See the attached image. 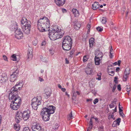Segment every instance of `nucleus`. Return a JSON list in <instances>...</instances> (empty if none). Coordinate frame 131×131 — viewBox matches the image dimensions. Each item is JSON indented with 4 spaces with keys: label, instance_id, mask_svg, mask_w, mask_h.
I'll return each instance as SVG.
<instances>
[{
    "label": "nucleus",
    "instance_id": "1",
    "mask_svg": "<svg viewBox=\"0 0 131 131\" xmlns=\"http://www.w3.org/2000/svg\"><path fill=\"white\" fill-rule=\"evenodd\" d=\"M37 28L40 32L48 31L50 30V23L49 19L46 16L40 18L37 23Z\"/></svg>",
    "mask_w": 131,
    "mask_h": 131
},
{
    "label": "nucleus",
    "instance_id": "50",
    "mask_svg": "<svg viewBox=\"0 0 131 131\" xmlns=\"http://www.w3.org/2000/svg\"><path fill=\"white\" fill-rule=\"evenodd\" d=\"M116 85L115 84L114 85V86L113 87L112 91V92H114V91L116 89Z\"/></svg>",
    "mask_w": 131,
    "mask_h": 131
},
{
    "label": "nucleus",
    "instance_id": "36",
    "mask_svg": "<svg viewBox=\"0 0 131 131\" xmlns=\"http://www.w3.org/2000/svg\"><path fill=\"white\" fill-rule=\"evenodd\" d=\"M117 126H118V123H117L116 121H114L112 124L113 127H116Z\"/></svg>",
    "mask_w": 131,
    "mask_h": 131
},
{
    "label": "nucleus",
    "instance_id": "49",
    "mask_svg": "<svg viewBox=\"0 0 131 131\" xmlns=\"http://www.w3.org/2000/svg\"><path fill=\"white\" fill-rule=\"evenodd\" d=\"M126 90L128 92H129L130 91V87L129 86H126Z\"/></svg>",
    "mask_w": 131,
    "mask_h": 131
},
{
    "label": "nucleus",
    "instance_id": "16",
    "mask_svg": "<svg viewBox=\"0 0 131 131\" xmlns=\"http://www.w3.org/2000/svg\"><path fill=\"white\" fill-rule=\"evenodd\" d=\"M54 2L57 6H61L65 4L66 0H54Z\"/></svg>",
    "mask_w": 131,
    "mask_h": 131
},
{
    "label": "nucleus",
    "instance_id": "14",
    "mask_svg": "<svg viewBox=\"0 0 131 131\" xmlns=\"http://www.w3.org/2000/svg\"><path fill=\"white\" fill-rule=\"evenodd\" d=\"M30 112L28 111H24L23 113V119L25 121L27 120L29 117Z\"/></svg>",
    "mask_w": 131,
    "mask_h": 131
},
{
    "label": "nucleus",
    "instance_id": "47",
    "mask_svg": "<svg viewBox=\"0 0 131 131\" xmlns=\"http://www.w3.org/2000/svg\"><path fill=\"white\" fill-rule=\"evenodd\" d=\"M51 90L49 88H47L44 91L45 92V93H47L48 92V91H50Z\"/></svg>",
    "mask_w": 131,
    "mask_h": 131
},
{
    "label": "nucleus",
    "instance_id": "63",
    "mask_svg": "<svg viewBox=\"0 0 131 131\" xmlns=\"http://www.w3.org/2000/svg\"><path fill=\"white\" fill-rule=\"evenodd\" d=\"M110 57L111 58H113V56L112 55V53H110Z\"/></svg>",
    "mask_w": 131,
    "mask_h": 131
},
{
    "label": "nucleus",
    "instance_id": "18",
    "mask_svg": "<svg viewBox=\"0 0 131 131\" xmlns=\"http://www.w3.org/2000/svg\"><path fill=\"white\" fill-rule=\"evenodd\" d=\"M71 12L75 17H78L80 15L79 11L76 8H73L71 10Z\"/></svg>",
    "mask_w": 131,
    "mask_h": 131
},
{
    "label": "nucleus",
    "instance_id": "39",
    "mask_svg": "<svg viewBox=\"0 0 131 131\" xmlns=\"http://www.w3.org/2000/svg\"><path fill=\"white\" fill-rule=\"evenodd\" d=\"M23 131H30V130L28 127H26L24 128Z\"/></svg>",
    "mask_w": 131,
    "mask_h": 131
},
{
    "label": "nucleus",
    "instance_id": "59",
    "mask_svg": "<svg viewBox=\"0 0 131 131\" xmlns=\"http://www.w3.org/2000/svg\"><path fill=\"white\" fill-rule=\"evenodd\" d=\"M66 63V64H68L69 63V61H68L67 58L65 59Z\"/></svg>",
    "mask_w": 131,
    "mask_h": 131
},
{
    "label": "nucleus",
    "instance_id": "25",
    "mask_svg": "<svg viewBox=\"0 0 131 131\" xmlns=\"http://www.w3.org/2000/svg\"><path fill=\"white\" fill-rule=\"evenodd\" d=\"M17 56H18L16 55L15 54H13L11 56L10 59L11 60L14 61H18Z\"/></svg>",
    "mask_w": 131,
    "mask_h": 131
},
{
    "label": "nucleus",
    "instance_id": "30",
    "mask_svg": "<svg viewBox=\"0 0 131 131\" xmlns=\"http://www.w3.org/2000/svg\"><path fill=\"white\" fill-rule=\"evenodd\" d=\"M74 26V27L76 29H79L80 27L81 26V25L79 23H77L75 24Z\"/></svg>",
    "mask_w": 131,
    "mask_h": 131
},
{
    "label": "nucleus",
    "instance_id": "38",
    "mask_svg": "<svg viewBox=\"0 0 131 131\" xmlns=\"http://www.w3.org/2000/svg\"><path fill=\"white\" fill-rule=\"evenodd\" d=\"M75 49H73L70 52V54L71 57H72V55L75 52Z\"/></svg>",
    "mask_w": 131,
    "mask_h": 131
},
{
    "label": "nucleus",
    "instance_id": "6",
    "mask_svg": "<svg viewBox=\"0 0 131 131\" xmlns=\"http://www.w3.org/2000/svg\"><path fill=\"white\" fill-rule=\"evenodd\" d=\"M23 83L22 82H17L16 85L13 86L10 90V92L9 94L11 95L13 94L14 95H18V90L21 89L23 86Z\"/></svg>",
    "mask_w": 131,
    "mask_h": 131
},
{
    "label": "nucleus",
    "instance_id": "20",
    "mask_svg": "<svg viewBox=\"0 0 131 131\" xmlns=\"http://www.w3.org/2000/svg\"><path fill=\"white\" fill-rule=\"evenodd\" d=\"M32 51H28L27 53V60L29 61L30 60L32 59Z\"/></svg>",
    "mask_w": 131,
    "mask_h": 131
},
{
    "label": "nucleus",
    "instance_id": "2",
    "mask_svg": "<svg viewBox=\"0 0 131 131\" xmlns=\"http://www.w3.org/2000/svg\"><path fill=\"white\" fill-rule=\"evenodd\" d=\"M9 99L11 102L10 107L14 110H17L19 107L21 102V98L18 95L9 94Z\"/></svg>",
    "mask_w": 131,
    "mask_h": 131
},
{
    "label": "nucleus",
    "instance_id": "27",
    "mask_svg": "<svg viewBox=\"0 0 131 131\" xmlns=\"http://www.w3.org/2000/svg\"><path fill=\"white\" fill-rule=\"evenodd\" d=\"M18 123L16 124L14 126V129L17 131L19 130L20 129V126Z\"/></svg>",
    "mask_w": 131,
    "mask_h": 131
},
{
    "label": "nucleus",
    "instance_id": "42",
    "mask_svg": "<svg viewBox=\"0 0 131 131\" xmlns=\"http://www.w3.org/2000/svg\"><path fill=\"white\" fill-rule=\"evenodd\" d=\"M121 119L120 118H118L117 119H116V120L115 121H116L118 123V125H119V123L121 122Z\"/></svg>",
    "mask_w": 131,
    "mask_h": 131
},
{
    "label": "nucleus",
    "instance_id": "4",
    "mask_svg": "<svg viewBox=\"0 0 131 131\" xmlns=\"http://www.w3.org/2000/svg\"><path fill=\"white\" fill-rule=\"evenodd\" d=\"M64 33V30L57 28L56 30L53 29L51 32L49 33V37L51 40H54L62 37Z\"/></svg>",
    "mask_w": 131,
    "mask_h": 131
},
{
    "label": "nucleus",
    "instance_id": "24",
    "mask_svg": "<svg viewBox=\"0 0 131 131\" xmlns=\"http://www.w3.org/2000/svg\"><path fill=\"white\" fill-rule=\"evenodd\" d=\"M89 42L90 47H92L94 43V39L93 38H91L89 40Z\"/></svg>",
    "mask_w": 131,
    "mask_h": 131
},
{
    "label": "nucleus",
    "instance_id": "51",
    "mask_svg": "<svg viewBox=\"0 0 131 131\" xmlns=\"http://www.w3.org/2000/svg\"><path fill=\"white\" fill-rule=\"evenodd\" d=\"M3 58L4 59L5 61H7V57L5 55H4L3 56Z\"/></svg>",
    "mask_w": 131,
    "mask_h": 131
},
{
    "label": "nucleus",
    "instance_id": "54",
    "mask_svg": "<svg viewBox=\"0 0 131 131\" xmlns=\"http://www.w3.org/2000/svg\"><path fill=\"white\" fill-rule=\"evenodd\" d=\"M117 89L119 91H120L121 90V85L120 84H118L117 86Z\"/></svg>",
    "mask_w": 131,
    "mask_h": 131
},
{
    "label": "nucleus",
    "instance_id": "10",
    "mask_svg": "<svg viewBox=\"0 0 131 131\" xmlns=\"http://www.w3.org/2000/svg\"><path fill=\"white\" fill-rule=\"evenodd\" d=\"M62 43H65L66 44H72V41L71 37L68 36L65 37L64 38Z\"/></svg>",
    "mask_w": 131,
    "mask_h": 131
},
{
    "label": "nucleus",
    "instance_id": "8",
    "mask_svg": "<svg viewBox=\"0 0 131 131\" xmlns=\"http://www.w3.org/2000/svg\"><path fill=\"white\" fill-rule=\"evenodd\" d=\"M23 113L20 111L17 112L15 120L17 123L20 122L23 119Z\"/></svg>",
    "mask_w": 131,
    "mask_h": 131
},
{
    "label": "nucleus",
    "instance_id": "9",
    "mask_svg": "<svg viewBox=\"0 0 131 131\" xmlns=\"http://www.w3.org/2000/svg\"><path fill=\"white\" fill-rule=\"evenodd\" d=\"M15 36L17 39L22 38L23 37V34L20 29H17L15 32Z\"/></svg>",
    "mask_w": 131,
    "mask_h": 131
},
{
    "label": "nucleus",
    "instance_id": "45",
    "mask_svg": "<svg viewBox=\"0 0 131 131\" xmlns=\"http://www.w3.org/2000/svg\"><path fill=\"white\" fill-rule=\"evenodd\" d=\"M93 127V124H89V127H88V130H90Z\"/></svg>",
    "mask_w": 131,
    "mask_h": 131
},
{
    "label": "nucleus",
    "instance_id": "44",
    "mask_svg": "<svg viewBox=\"0 0 131 131\" xmlns=\"http://www.w3.org/2000/svg\"><path fill=\"white\" fill-rule=\"evenodd\" d=\"M38 41L37 40H35L33 42V44L35 46L37 43Z\"/></svg>",
    "mask_w": 131,
    "mask_h": 131
},
{
    "label": "nucleus",
    "instance_id": "17",
    "mask_svg": "<svg viewBox=\"0 0 131 131\" xmlns=\"http://www.w3.org/2000/svg\"><path fill=\"white\" fill-rule=\"evenodd\" d=\"M17 75V73L16 72H14L10 76V81L11 82H14L16 79Z\"/></svg>",
    "mask_w": 131,
    "mask_h": 131
},
{
    "label": "nucleus",
    "instance_id": "64",
    "mask_svg": "<svg viewBox=\"0 0 131 131\" xmlns=\"http://www.w3.org/2000/svg\"><path fill=\"white\" fill-rule=\"evenodd\" d=\"M89 124H93V121L92 119H90Z\"/></svg>",
    "mask_w": 131,
    "mask_h": 131
},
{
    "label": "nucleus",
    "instance_id": "15",
    "mask_svg": "<svg viewBox=\"0 0 131 131\" xmlns=\"http://www.w3.org/2000/svg\"><path fill=\"white\" fill-rule=\"evenodd\" d=\"M72 44H65L62 43V47L63 49L66 51L69 50L72 47Z\"/></svg>",
    "mask_w": 131,
    "mask_h": 131
},
{
    "label": "nucleus",
    "instance_id": "12",
    "mask_svg": "<svg viewBox=\"0 0 131 131\" xmlns=\"http://www.w3.org/2000/svg\"><path fill=\"white\" fill-rule=\"evenodd\" d=\"M8 79V77L7 75L5 73L3 74L2 75L0 81L2 83H5L7 81Z\"/></svg>",
    "mask_w": 131,
    "mask_h": 131
},
{
    "label": "nucleus",
    "instance_id": "22",
    "mask_svg": "<svg viewBox=\"0 0 131 131\" xmlns=\"http://www.w3.org/2000/svg\"><path fill=\"white\" fill-rule=\"evenodd\" d=\"M102 59L96 58H95L94 61L95 65H99L101 63Z\"/></svg>",
    "mask_w": 131,
    "mask_h": 131
},
{
    "label": "nucleus",
    "instance_id": "32",
    "mask_svg": "<svg viewBox=\"0 0 131 131\" xmlns=\"http://www.w3.org/2000/svg\"><path fill=\"white\" fill-rule=\"evenodd\" d=\"M89 56L87 55H86L84 56L83 58V61L84 62H86L88 59Z\"/></svg>",
    "mask_w": 131,
    "mask_h": 131
},
{
    "label": "nucleus",
    "instance_id": "46",
    "mask_svg": "<svg viewBox=\"0 0 131 131\" xmlns=\"http://www.w3.org/2000/svg\"><path fill=\"white\" fill-rule=\"evenodd\" d=\"M99 101L98 99H95L93 101V102L94 104H96Z\"/></svg>",
    "mask_w": 131,
    "mask_h": 131
},
{
    "label": "nucleus",
    "instance_id": "3",
    "mask_svg": "<svg viewBox=\"0 0 131 131\" xmlns=\"http://www.w3.org/2000/svg\"><path fill=\"white\" fill-rule=\"evenodd\" d=\"M55 109V107L52 105L49 106L47 108H43L41 112L43 119L45 121H48L50 115L54 112Z\"/></svg>",
    "mask_w": 131,
    "mask_h": 131
},
{
    "label": "nucleus",
    "instance_id": "19",
    "mask_svg": "<svg viewBox=\"0 0 131 131\" xmlns=\"http://www.w3.org/2000/svg\"><path fill=\"white\" fill-rule=\"evenodd\" d=\"M85 70L86 73L88 75H91L92 74L93 71L92 69L85 68Z\"/></svg>",
    "mask_w": 131,
    "mask_h": 131
},
{
    "label": "nucleus",
    "instance_id": "60",
    "mask_svg": "<svg viewBox=\"0 0 131 131\" xmlns=\"http://www.w3.org/2000/svg\"><path fill=\"white\" fill-rule=\"evenodd\" d=\"M120 70V68L119 67H117L116 69V72Z\"/></svg>",
    "mask_w": 131,
    "mask_h": 131
},
{
    "label": "nucleus",
    "instance_id": "33",
    "mask_svg": "<svg viewBox=\"0 0 131 131\" xmlns=\"http://www.w3.org/2000/svg\"><path fill=\"white\" fill-rule=\"evenodd\" d=\"M51 94V92L50 91H48V92L45 93V94H46V95L47 98L50 96Z\"/></svg>",
    "mask_w": 131,
    "mask_h": 131
},
{
    "label": "nucleus",
    "instance_id": "31",
    "mask_svg": "<svg viewBox=\"0 0 131 131\" xmlns=\"http://www.w3.org/2000/svg\"><path fill=\"white\" fill-rule=\"evenodd\" d=\"M101 74H101V73H98L97 74V75L98 77H96V79L97 80H101Z\"/></svg>",
    "mask_w": 131,
    "mask_h": 131
},
{
    "label": "nucleus",
    "instance_id": "21",
    "mask_svg": "<svg viewBox=\"0 0 131 131\" xmlns=\"http://www.w3.org/2000/svg\"><path fill=\"white\" fill-rule=\"evenodd\" d=\"M95 58L101 59L103 56L102 53L101 52H97L96 53Z\"/></svg>",
    "mask_w": 131,
    "mask_h": 131
},
{
    "label": "nucleus",
    "instance_id": "57",
    "mask_svg": "<svg viewBox=\"0 0 131 131\" xmlns=\"http://www.w3.org/2000/svg\"><path fill=\"white\" fill-rule=\"evenodd\" d=\"M58 126H56L53 127V129L54 130H56L58 129Z\"/></svg>",
    "mask_w": 131,
    "mask_h": 131
},
{
    "label": "nucleus",
    "instance_id": "43",
    "mask_svg": "<svg viewBox=\"0 0 131 131\" xmlns=\"http://www.w3.org/2000/svg\"><path fill=\"white\" fill-rule=\"evenodd\" d=\"M80 94V93L78 91H76L73 94V96H76L77 95H79Z\"/></svg>",
    "mask_w": 131,
    "mask_h": 131
},
{
    "label": "nucleus",
    "instance_id": "37",
    "mask_svg": "<svg viewBox=\"0 0 131 131\" xmlns=\"http://www.w3.org/2000/svg\"><path fill=\"white\" fill-rule=\"evenodd\" d=\"M92 64L91 63H89L88 64L86 68L92 69Z\"/></svg>",
    "mask_w": 131,
    "mask_h": 131
},
{
    "label": "nucleus",
    "instance_id": "48",
    "mask_svg": "<svg viewBox=\"0 0 131 131\" xmlns=\"http://www.w3.org/2000/svg\"><path fill=\"white\" fill-rule=\"evenodd\" d=\"M46 42L45 41H42V42L41 43V46L43 47L45 46L46 45Z\"/></svg>",
    "mask_w": 131,
    "mask_h": 131
},
{
    "label": "nucleus",
    "instance_id": "58",
    "mask_svg": "<svg viewBox=\"0 0 131 131\" xmlns=\"http://www.w3.org/2000/svg\"><path fill=\"white\" fill-rule=\"evenodd\" d=\"M113 51V49L112 48V46H111V48L110 49V53H112V52Z\"/></svg>",
    "mask_w": 131,
    "mask_h": 131
},
{
    "label": "nucleus",
    "instance_id": "28",
    "mask_svg": "<svg viewBox=\"0 0 131 131\" xmlns=\"http://www.w3.org/2000/svg\"><path fill=\"white\" fill-rule=\"evenodd\" d=\"M40 59L41 60L44 62H47L48 61V59L45 57L41 56Z\"/></svg>",
    "mask_w": 131,
    "mask_h": 131
},
{
    "label": "nucleus",
    "instance_id": "61",
    "mask_svg": "<svg viewBox=\"0 0 131 131\" xmlns=\"http://www.w3.org/2000/svg\"><path fill=\"white\" fill-rule=\"evenodd\" d=\"M62 91L63 92H64L66 91V89L65 88H62L61 89Z\"/></svg>",
    "mask_w": 131,
    "mask_h": 131
},
{
    "label": "nucleus",
    "instance_id": "41",
    "mask_svg": "<svg viewBox=\"0 0 131 131\" xmlns=\"http://www.w3.org/2000/svg\"><path fill=\"white\" fill-rule=\"evenodd\" d=\"M49 51L51 55H53L54 54V51L52 49H49Z\"/></svg>",
    "mask_w": 131,
    "mask_h": 131
},
{
    "label": "nucleus",
    "instance_id": "55",
    "mask_svg": "<svg viewBox=\"0 0 131 131\" xmlns=\"http://www.w3.org/2000/svg\"><path fill=\"white\" fill-rule=\"evenodd\" d=\"M111 118H113V120H115V117H114V115L113 113H112L111 115Z\"/></svg>",
    "mask_w": 131,
    "mask_h": 131
},
{
    "label": "nucleus",
    "instance_id": "56",
    "mask_svg": "<svg viewBox=\"0 0 131 131\" xmlns=\"http://www.w3.org/2000/svg\"><path fill=\"white\" fill-rule=\"evenodd\" d=\"M39 80L41 82L43 81V79L41 78L40 77H39Z\"/></svg>",
    "mask_w": 131,
    "mask_h": 131
},
{
    "label": "nucleus",
    "instance_id": "5",
    "mask_svg": "<svg viewBox=\"0 0 131 131\" xmlns=\"http://www.w3.org/2000/svg\"><path fill=\"white\" fill-rule=\"evenodd\" d=\"M21 22L22 28L24 32L26 34H29L30 31V21L27 20L25 17H23Z\"/></svg>",
    "mask_w": 131,
    "mask_h": 131
},
{
    "label": "nucleus",
    "instance_id": "13",
    "mask_svg": "<svg viewBox=\"0 0 131 131\" xmlns=\"http://www.w3.org/2000/svg\"><path fill=\"white\" fill-rule=\"evenodd\" d=\"M33 131H42L41 127L39 124H36L35 125H33L32 127Z\"/></svg>",
    "mask_w": 131,
    "mask_h": 131
},
{
    "label": "nucleus",
    "instance_id": "11",
    "mask_svg": "<svg viewBox=\"0 0 131 131\" xmlns=\"http://www.w3.org/2000/svg\"><path fill=\"white\" fill-rule=\"evenodd\" d=\"M130 71V69L129 68L127 67L126 68L123 77V81H126L127 80V79L128 77V75L129 74Z\"/></svg>",
    "mask_w": 131,
    "mask_h": 131
},
{
    "label": "nucleus",
    "instance_id": "53",
    "mask_svg": "<svg viewBox=\"0 0 131 131\" xmlns=\"http://www.w3.org/2000/svg\"><path fill=\"white\" fill-rule=\"evenodd\" d=\"M119 114L121 115L122 117H124L125 116V115L123 113V112H120L119 113Z\"/></svg>",
    "mask_w": 131,
    "mask_h": 131
},
{
    "label": "nucleus",
    "instance_id": "23",
    "mask_svg": "<svg viewBox=\"0 0 131 131\" xmlns=\"http://www.w3.org/2000/svg\"><path fill=\"white\" fill-rule=\"evenodd\" d=\"M93 8L94 10L97 9L99 7V4L98 2H95L92 5Z\"/></svg>",
    "mask_w": 131,
    "mask_h": 131
},
{
    "label": "nucleus",
    "instance_id": "7",
    "mask_svg": "<svg viewBox=\"0 0 131 131\" xmlns=\"http://www.w3.org/2000/svg\"><path fill=\"white\" fill-rule=\"evenodd\" d=\"M31 105L32 108L34 110H37L38 106L41 104V101L40 97L34 98L32 100Z\"/></svg>",
    "mask_w": 131,
    "mask_h": 131
},
{
    "label": "nucleus",
    "instance_id": "34",
    "mask_svg": "<svg viewBox=\"0 0 131 131\" xmlns=\"http://www.w3.org/2000/svg\"><path fill=\"white\" fill-rule=\"evenodd\" d=\"M108 72L109 75L112 76H113L114 74V71H110V70H108Z\"/></svg>",
    "mask_w": 131,
    "mask_h": 131
},
{
    "label": "nucleus",
    "instance_id": "26",
    "mask_svg": "<svg viewBox=\"0 0 131 131\" xmlns=\"http://www.w3.org/2000/svg\"><path fill=\"white\" fill-rule=\"evenodd\" d=\"M74 117V116L72 114V112H71L67 116V118L68 120H70L72 119Z\"/></svg>",
    "mask_w": 131,
    "mask_h": 131
},
{
    "label": "nucleus",
    "instance_id": "29",
    "mask_svg": "<svg viewBox=\"0 0 131 131\" xmlns=\"http://www.w3.org/2000/svg\"><path fill=\"white\" fill-rule=\"evenodd\" d=\"M116 101H114L112 102V103L109 105V106L110 108H112L114 107L116 104Z\"/></svg>",
    "mask_w": 131,
    "mask_h": 131
},
{
    "label": "nucleus",
    "instance_id": "62",
    "mask_svg": "<svg viewBox=\"0 0 131 131\" xmlns=\"http://www.w3.org/2000/svg\"><path fill=\"white\" fill-rule=\"evenodd\" d=\"M87 27L88 28L89 30V29L91 27V26L90 24H88L87 25Z\"/></svg>",
    "mask_w": 131,
    "mask_h": 131
},
{
    "label": "nucleus",
    "instance_id": "52",
    "mask_svg": "<svg viewBox=\"0 0 131 131\" xmlns=\"http://www.w3.org/2000/svg\"><path fill=\"white\" fill-rule=\"evenodd\" d=\"M119 113L120 112H123V110L121 108L120 106V103H119Z\"/></svg>",
    "mask_w": 131,
    "mask_h": 131
},
{
    "label": "nucleus",
    "instance_id": "35",
    "mask_svg": "<svg viewBox=\"0 0 131 131\" xmlns=\"http://www.w3.org/2000/svg\"><path fill=\"white\" fill-rule=\"evenodd\" d=\"M106 18L105 17H103V19L102 20V23L103 24L106 23Z\"/></svg>",
    "mask_w": 131,
    "mask_h": 131
},
{
    "label": "nucleus",
    "instance_id": "40",
    "mask_svg": "<svg viewBox=\"0 0 131 131\" xmlns=\"http://www.w3.org/2000/svg\"><path fill=\"white\" fill-rule=\"evenodd\" d=\"M96 29L99 31L101 32L103 30V29L100 27H98L96 28Z\"/></svg>",
    "mask_w": 131,
    "mask_h": 131
}]
</instances>
